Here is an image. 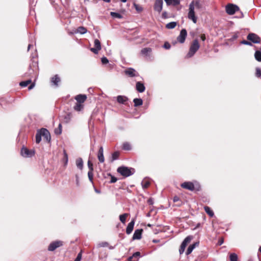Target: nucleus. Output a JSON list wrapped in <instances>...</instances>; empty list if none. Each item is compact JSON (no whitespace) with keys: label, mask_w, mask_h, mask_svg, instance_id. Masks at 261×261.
I'll list each match as a JSON object with an SVG mask.
<instances>
[{"label":"nucleus","mask_w":261,"mask_h":261,"mask_svg":"<svg viewBox=\"0 0 261 261\" xmlns=\"http://www.w3.org/2000/svg\"><path fill=\"white\" fill-rule=\"evenodd\" d=\"M82 255L81 253H80L78 254L76 259L74 260V261H80L81 259Z\"/></svg>","instance_id":"5fc2aeb1"},{"label":"nucleus","mask_w":261,"mask_h":261,"mask_svg":"<svg viewBox=\"0 0 261 261\" xmlns=\"http://www.w3.org/2000/svg\"><path fill=\"white\" fill-rule=\"evenodd\" d=\"M181 187L182 188L188 189L190 191H193L194 190V185L192 182H185L181 184Z\"/></svg>","instance_id":"ddd939ff"},{"label":"nucleus","mask_w":261,"mask_h":261,"mask_svg":"<svg viewBox=\"0 0 261 261\" xmlns=\"http://www.w3.org/2000/svg\"><path fill=\"white\" fill-rule=\"evenodd\" d=\"M247 38L254 43H259L260 42V39L258 35L254 33H249Z\"/></svg>","instance_id":"423d86ee"},{"label":"nucleus","mask_w":261,"mask_h":261,"mask_svg":"<svg viewBox=\"0 0 261 261\" xmlns=\"http://www.w3.org/2000/svg\"><path fill=\"white\" fill-rule=\"evenodd\" d=\"M198 244H199V243L198 242H196L194 244H193L192 245H190L188 248V249L186 251V254L187 255H189L191 253V252L193 251V249L196 247V246H198Z\"/></svg>","instance_id":"6ab92c4d"},{"label":"nucleus","mask_w":261,"mask_h":261,"mask_svg":"<svg viewBox=\"0 0 261 261\" xmlns=\"http://www.w3.org/2000/svg\"><path fill=\"white\" fill-rule=\"evenodd\" d=\"M255 75L257 77H259L261 76V70L259 68H256Z\"/></svg>","instance_id":"a18cd8bd"},{"label":"nucleus","mask_w":261,"mask_h":261,"mask_svg":"<svg viewBox=\"0 0 261 261\" xmlns=\"http://www.w3.org/2000/svg\"><path fill=\"white\" fill-rule=\"evenodd\" d=\"M34 86H35L34 84H31V85L29 87V88H28V89H29V90H31V89H33V87H34Z\"/></svg>","instance_id":"052dcab7"},{"label":"nucleus","mask_w":261,"mask_h":261,"mask_svg":"<svg viewBox=\"0 0 261 261\" xmlns=\"http://www.w3.org/2000/svg\"><path fill=\"white\" fill-rule=\"evenodd\" d=\"M241 44H245V45H252V43L251 42L246 41V40H243L241 42Z\"/></svg>","instance_id":"3c124183"},{"label":"nucleus","mask_w":261,"mask_h":261,"mask_svg":"<svg viewBox=\"0 0 261 261\" xmlns=\"http://www.w3.org/2000/svg\"><path fill=\"white\" fill-rule=\"evenodd\" d=\"M195 7L197 9L201 8V5L199 1H192L189 5V13L188 17L189 19L192 20V21L196 23L197 22V17L195 14Z\"/></svg>","instance_id":"f257e3e1"},{"label":"nucleus","mask_w":261,"mask_h":261,"mask_svg":"<svg viewBox=\"0 0 261 261\" xmlns=\"http://www.w3.org/2000/svg\"><path fill=\"white\" fill-rule=\"evenodd\" d=\"M87 96L85 95L80 94L75 97V99L77 101V103H83L86 99Z\"/></svg>","instance_id":"a211bd4d"},{"label":"nucleus","mask_w":261,"mask_h":261,"mask_svg":"<svg viewBox=\"0 0 261 261\" xmlns=\"http://www.w3.org/2000/svg\"><path fill=\"white\" fill-rule=\"evenodd\" d=\"M152 51L151 48L149 47L144 48L141 50V54L144 56H148V54L151 53Z\"/></svg>","instance_id":"b1692460"},{"label":"nucleus","mask_w":261,"mask_h":261,"mask_svg":"<svg viewBox=\"0 0 261 261\" xmlns=\"http://www.w3.org/2000/svg\"><path fill=\"white\" fill-rule=\"evenodd\" d=\"M128 214L125 213V214H123L119 216L120 221L123 224H124L125 223L126 219L127 217L128 216Z\"/></svg>","instance_id":"a878e982"},{"label":"nucleus","mask_w":261,"mask_h":261,"mask_svg":"<svg viewBox=\"0 0 261 261\" xmlns=\"http://www.w3.org/2000/svg\"><path fill=\"white\" fill-rule=\"evenodd\" d=\"M140 256V253L139 252H136L134 253L132 256H130L128 258V259L130 260L133 257H139Z\"/></svg>","instance_id":"c03bdc74"},{"label":"nucleus","mask_w":261,"mask_h":261,"mask_svg":"<svg viewBox=\"0 0 261 261\" xmlns=\"http://www.w3.org/2000/svg\"><path fill=\"white\" fill-rule=\"evenodd\" d=\"M110 14H111V16H112L113 18H122V16L118 13L111 12Z\"/></svg>","instance_id":"c9c22d12"},{"label":"nucleus","mask_w":261,"mask_h":261,"mask_svg":"<svg viewBox=\"0 0 261 261\" xmlns=\"http://www.w3.org/2000/svg\"><path fill=\"white\" fill-rule=\"evenodd\" d=\"M39 130L41 135V136L43 137L47 141H50V135L49 131L47 129L42 128Z\"/></svg>","instance_id":"9d476101"},{"label":"nucleus","mask_w":261,"mask_h":261,"mask_svg":"<svg viewBox=\"0 0 261 261\" xmlns=\"http://www.w3.org/2000/svg\"><path fill=\"white\" fill-rule=\"evenodd\" d=\"M171 1L174 5H177L180 3V0H171Z\"/></svg>","instance_id":"864d4df0"},{"label":"nucleus","mask_w":261,"mask_h":261,"mask_svg":"<svg viewBox=\"0 0 261 261\" xmlns=\"http://www.w3.org/2000/svg\"><path fill=\"white\" fill-rule=\"evenodd\" d=\"M166 15H167V12H164L163 13V17H164V18H166Z\"/></svg>","instance_id":"e2e57ef3"},{"label":"nucleus","mask_w":261,"mask_h":261,"mask_svg":"<svg viewBox=\"0 0 261 261\" xmlns=\"http://www.w3.org/2000/svg\"><path fill=\"white\" fill-rule=\"evenodd\" d=\"M32 46V45L31 44H29L28 45V50H29L30 49V48H31V47Z\"/></svg>","instance_id":"69168bd1"},{"label":"nucleus","mask_w":261,"mask_h":261,"mask_svg":"<svg viewBox=\"0 0 261 261\" xmlns=\"http://www.w3.org/2000/svg\"><path fill=\"white\" fill-rule=\"evenodd\" d=\"M64 160L65 161V165H66L68 163V155L67 153L66 152L65 150H64Z\"/></svg>","instance_id":"79ce46f5"},{"label":"nucleus","mask_w":261,"mask_h":261,"mask_svg":"<svg viewBox=\"0 0 261 261\" xmlns=\"http://www.w3.org/2000/svg\"><path fill=\"white\" fill-rule=\"evenodd\" d=\"M186 247V246L182 245V244H181L180 248H179V252L180 254H182L184 253V252L185 251Z\"/></svg>","instance_id":"37998d69"},{"label":"nucleus","mask_w":261,"mask_h":261,"mask_svg":"<svg viewBox=\"0 0 261 261\" xmlns=\"http://www.w3.org/2000/svg\"><path fill=\"white\" fill-rule=\"evenodd\" d=\"M124 73L126 75L131 77L139 76L138 72L132 68H127L124 71Z\"/></svg>","instance_id":"1a4fd4ad"},{"label":"nucleus","mask_w":261,"mask_h":261,"mask_svg":"<svg viewBox=\"0 0 261 261\" xmlns=\"http://www.w3.org/2000/svg\"><path fill=\"white\" fill-rule=\"evenodd\" d=\"M176 25V22H171L166 24V28L169 29H174Z\"/></svg>","instance_id":"7c9ffc66"},{"label":"nucleus","mask_w":261,"mask_h":261,"mask_svg":"<svg viewBox=\"0 0 261 261\" xmlns=\"http://www.w3.org/2000/svg\"><path fill=\"white\" fill-rule=\"evenodd\" d=\"M119 151H115L114 153L112 154V161H115L118 159V157L119 156Z\"/></svg>","instance_id":"f704fd0d"},{"label":"nucleus","mask_w":261,"mask_h":261,"mask_svg":"<svg viewBox=\"0 0 261 261\" xmlns=\"http://www.w3.org/2000/svg\"><path fill=\"white\" fill-rule=\"evenodd\" d=\"M31 83V80H27L26 81H23V82H20L19 85L21 87H27Z\"/></svg>","instance_id":"58836bf2"},{"label":"nucleus","mask_w":261,"mask_h":261,"mask_svg":"<svg viewBox=\"0 0 261 261\" xmlns=\"http://www.w3.org/2000/svg\"><path fill=\"white\" fill-rule=\"evenodd\" d=\"M200 38H201V39L202 40V41H204L206 39L205 38V36L204 34H202L200 36Z\"/></svg>","instance_id":"13d9d810"},{"label":"nucleus","mask_w":261,"mask_h":261,"mask_svg":"<svg viewBox=\"0 0 261 261\" xmlns=\"http://www.w3.org/2000/svg\"><path fill=\"white\" fill-rule=\"evenodd\" d=\"M142 187L144 188V189H145V188H147L148 187V186H149L150 185V182L149 181L146 180H143L142 181Z\"/></svg>","instance_id":"ea45409f"},{"label":"nucleus","mask_w":261,"mask_h":261,"mask_svg":"<svg viewBox=\"0 0 261 261\" xmlns=\"http://www.w3.org/2000/svg\"><path fill=\"white\" fill-rule=\"evenodd\" d=\"M41 135L39 132V130H38L36 134V143L37 144H39L40 141H41Z\"/></svg>","instance_id":"c85d7f7f"},{"label":"nucleus","mask_w":261,"mask_h":261,"mask_svg":"<svg viewBox=\"0 0 261 261\" xmlns=\"http://www.w3.org/2000/svg\"><path fill=\"white\" fill-rule=\"evenodd\" d=\"M229 258L230 261H238V255L234 253H231L229 256Z\"/></svg>","instance_id":"72a5a7b5"},{"label":"nucleus","mask_w":261,"mask_h":261,"mask_svg":"<svg viewBox=\"0 0 261 261\" xmlns=\"http://www.w3.org/2000/svg\"><path fill=\"white\" fill-rule=\"evenodd\" d=\"M75 177H76V185H77V186H79V177H78V176L77 175L75 176Z\"/></svg>","instance_id":"bf43d9fd"},{"label":"nucleus","mask_w":261,"mask_h":261,"mask_svg":"<svg viewBox=\"0 0 261 261\" xmlns=\"http://www.w3.org/2000/svg\"><path fill=\"white\" fill-rule=\"evenodd\" d=\"M187 35V32L186 29H183L181 30L179 35L177 37V40L180 43H183Z\"/></svg>","instance_id":"6e6552de"},{"label":"nucleus","mask_w":261,"mask_h":261,"mask_svg":"<svg viewBox=\"0 0 261 261\" xmlns=\"http://www.w3.org/2000/svg\"><path fill=\"white\" fill-rule=\"evenodd\" d=\"M101 61L103 64H106L109 62L108 59L105 57L101 58Z\"/></svg>","instance_id":"de8ad7c7"},{"label":"nucleus","mask_w":261,"mask_h":261,"mask_svg":"<svg viewBox=\"0 0 261 261\" xmlns=\"http://www.w3.org/2000/svg\"><path fill=\"white\" fill-rule=\"evenodd\" d=\"M71 118V116L70 113L66 114L64 117V121L67 123H69Z\"/></svg>","instance_id":"2f4dec72"},{"label":"nucleus","mask_w":261,"mask_h":261,"mask_svg":"<svg viewBox=\"0 0 261 261\" xmlns=\"http://www.w3.org/2000/svg\"><path fill=\"white\" fill-rule=\"evenodd\" d=\"M204 210L205 212L211 217H213L214 215L213 211L211 209V208L208 206H205Z\"/></svg>","instance_id":"bb28decb"},{"label":"nucleus","mask_w":261,"mask_h":261,"mask_svg":"<svg viewBox=\"0 0 261 261\" xmlns=\"http://www.w3.org/2000/svg\"><path fill=\"white\" fill-rule=\"evenodd\" d=\"M88 177H89V180L92 182L93 176L92 171H89L88 172Z\"/></svg>","instance_id":"49530a36"},{"label":"nucleus","mask_w":261,"mask_h":261,"mask_svg":"<svg viewBox=\"0 0 261 261\" xmlns=\"http://www.w3.org/2000/svg\"><path fill=\"white\" fill-rule=\"evenodd\" d=\"M88 166L90 171H92L93 170V164L90 161L88 162Z\"/></svg>","instance_id":"09e8293b"},{"label":"nucleus","mask_w":261,"mask_h":261,"mask_svg":"<svg viewBox=\"0 0 261 261\" xmlns=\"http://www.w3.org/2000/svg\"><path fill=\"white\" fill-rule=\"evenodd\" d=\"M117 172L123 176L128 177L134 174V169L131 168L122 166L117 169Z\"/></svg>","instance_id":"7ed1b4c3"},{"label":"nucleus","mask_w":261,"mask_h":261,"mask_svg":"<svg viewBox=\"0 0 261 261\" xmlns=\"http://www.w3.org/2000/svg\"><path fill=\"white\" fill-rule=\"evenodd\" d=\"M179 198L176 196H174L173 199V200L174 202H176L179 201Z\"/></svg>","instance_id":"6e6d98bb"},{"label":"nucleus","mask_w":261,"mask_h":261,"mask_svg":"<svg viewBox=\"0 0 261 261\" xmlns=\"http://www.w3.org/2000/svg\"><path fill=\"white\" fill-rule=\"evenodd\" d=\"M122 148L125 150H130L131 149V145L128 142H125L123 144Z\"/></svg>","instance_id":"c756f323"},{"label":"nucleus","mask_w":261,"mask_h":261,"mask_svg":"<svg viewBox=\"0 0 261 261\" xmlns=\"http://www.w3.org/2000/svg\"><path fill=\"white\" fill-rule=\"evenodd\" d=\"M193 237L191 236H189L187 237L183 242H182V244L187 246V244L192 240Z\"/></svg>","instance_id":"393cba45"},{"label":"nucleus","mask_w":261,"mask_h":261,"mask_svg":"<svg viewBox=\"0 0 261 261\" xmlns=\"http://www.w3.org/2000/svg\"><path fill=\"white\" fill-rule=\"evenodd\" d=\"M35 154V151L33 150H29L26 147H23L21 148V154L24 158H31Z\"/></svg>","instance_id":"39448f33"},{"label":"nucleus","mask_w":261,"mask_h":261,"mask_svg":"<svg viewBox=\"0 0 261 261\" xmlns=\"http://www.w3.org/2000/svg\"><path fill=\"white\" fill-rule=\"evenodd\" d=\"M76 165L77 167L80 170H82L83 168V161L82 158H79L76 160Z\"/></svg>","instance_id":"4be33fe9"},{"label":"nucleus","mask_w":261,"mask_h":261,"mask_svg":"<svg viewBox=\"0 0 261 261\" xmlns=\"http://www.w3.org/2000/svg\"><path fill=\"white\" fill-rule=\"evenodd\" d=\"M165 1L167 5H170L172 4L171 0H165Z\"/></svg>","instance_id":"4d7b16f0"},{"label":"nucleus","mask_w":261,"mask_h":261,"mask_svg":"<svg viewBox=\"0 0 261 261\" xmlns=\"http://www.w3.org/2000/svg\"><path fill=\"white\" fill-rule=\"evenodd\" d=\"M259 251L260 252H261V246H260V247H259Z\"/></svg>","instance_id":"774afa93"},{"label":"nucleus","mask_w":261,"mask_h":261,"mask_svg":"<svg viewBox=\"0 0 261 261\" xmlns=\"http://www.w3.org/2000/svg\"><path fill=\"white\" fill-rule=\"evenodd\" d=\"M63 245V242L61 241H56L51 242L48 247V250L50 251H54L57 248Z\"/></svg>","instance_id":"0eeeda50"},{"label":"nucleus","mask_w":261,"mask_h":261,"mask_svg":"<svg viewBox=\"0 0 261 261\" xmlns=\"http://www.w3.org/2000/svg\"><path fill=\"white\" fill-rule=\"evenodd\" d=\"M163 0H155L154 9L155 11L161 12L163 8Z\"/></svg>","instance_id":"f8f14e48"},{"label":"nucleus","mask_w":261,"mask_h":261,"mask_svg":"<svg viewBox=\"0 0 261 261\" xmlns=\"http://www.w3.org/2000/svg\"><path fill=\"white\" fill-rule=\"evenodd\" d=\"M136 90L140 93L143 92L145 90V87L141 82H137L136 86Z\"/></svg>","instance_id":"f3484780"},{"label":"nucleus","mask_w":261,"mask_h":261,"mask_svg":"<svg viewBox=\"0 0 261 261\" xmlns=\"http://www.w3.org/2000/svg\"><path fill=\"white\" fill-rule=\"evenodd\" d=\"M127 100L128 98L125 96L119 95L117 97V100L119 103L124 104Z\"/></svg>","instance_id":"aec40b11"},{"label":"nucleus","mask_w":261,"mask_h":261,"mask_svg":"<svg viewBox=\"0 0 261 261\" xmlns=\"http://www.w3.org/2000/svg\"><path fill=\"white\" fill-rule=\"evenodd\" d=\"M226 12L229 15H233L236 12L239 10V8L238 6L229 4L226 6Z\"/></svg>","instance_id":"20e7f679"},{"label":"nucleus","mask_w":261,"mask_h":261,"mask_svg":"<svg viewBox=\"0 0 261 261\" xmlns=\"http://www.w3.org/2000/svg\"><path fill=\"white\" fill-rule=\"evenodd\" d=\"M97 157H98L99 161L100 163L104 162L105 158H104V156H103V149L102 146H100L99 149Z\"/></svg>","instance_id":"4468645a"},{"label":"nucleus","mask_w":261,"mask_h":261,"mask_svg":"<svg viewBox=\"0 0 261 261\" xmlns=\"http://www.w3.org/2000/svg\"><path fill=\"white\" fill-rule=\"evenodd\" d=\"M51 83L56 86H58V83L60 82V78L58 75L56 74L51 78Z\"/></svg>","instance_id":"412c9836"},{"label":"nucleus","mask_w":261,"mask_h":261,"mask_svg":"<svg viewBox=\"0 0 261 261\" xmlns=\"http://www.w3.org/2000/svg\"><path fill=\"white\" fill-rule=\"evenodd\" d=\"M127 0H121L122 2L125 3L126 2Z\"/></svg>","instance_id":"338daca9"},{"label":"nucleus","mask_w":261,"mask_h":261,"mask_svg":"<svg viewBox=\"0 0 261 261\" xmlns=\"http://www.w3.org/2000/svg\"><path fill=\"white\" fill-rule=\"evenodd\" d=\"M143 230L142 229H136L134 233L133 234V240H139L142 237V232Z\"/></svg>","instance_id":"dca6fc26"},{"label":"nucleus","mask_w":261,"mask_h":261,"mask_svg":"<svg viewBox=\"0 0 261 261\" xmlns=\"http://www.w3.org/2000/svg\"><path fill=\"white\" fill-rule=\"evenodd\" d=\"M255 59L259 62L261 61V51L259 50H256L254 54Z\"/></svg>","instance_id":"cd10ccee"},{"label":"nucleus","mask_w":261,"mask_h":261,"mask_svg":"<svg viewBox=\"0 0 261 261\" xmlns=\"http://www.w3.org/2000/svg\"><path fill=\"white\" fill-rule=\"evenodd\" d=\"M199 47L200 45L198 40L197 39H195L190 47V49L187 57L188 58H191L193 56L196 52L199 49Z\"/></svg>","instance_id":"f03ea898"},{"label":"nucleus","mask_w":261,"mask_h":261,"mask_svg":"<svg viewBox=\"0 0 261 261\" xmlns=\"http://www.w3.org/2000/svg\"><path fill=\"white\" fill-rule=\"evenodd\" d=\"M135 220L133 219L130 222H129L128 224V225L126 229V233L127 234H129L132 232L133 228H134V225H135Z\"/></svg>","instance_id":"2eb2a0df"},{"label":"nucleus","mask_w":261,"mask_h":261,"mask_svg":"<svg viewBox=\"0 0 261 261\" xmlns=\"http://www.w3.org/2000/svg\"><path fill=\"white\" fill-rule=\"evenodd\" d=\"M111 179L110 180V183H115V182L117 181V178L116 177H115V176H113L112 175H111Z\"/></svg>","instance_id":"603ef678"},{"label":"nucleus","mask_w":261,"mask_h":261,"mask_svg":"<svg viewBox=\"0 0 261 261\" xmlns=\"http://www.w3.org/2000/svg\"><path fill=\"white\" fill-rule=\"evenodd\" d=\"M55 133L56 135H60L62 133V125L61 123L59 124L58 128L55 129Z\"/></svg>","instance_id":"4c0bfd02"},{"label":"nucleus","mask_w":261,"mask_h":261,"mask_svg":"<svg viewBox=\"0 0 261 261\" xmlns=\"http://www.w3.org/2000/svg\"><path fill=\"white\" fill-rule=\"evenodd\" d=\"M223 243V239H221L219 241V244L220 245H222Z\"/></svg>","instance_id":"680f3d73"},{"label":"nucleus","mask_w":261,"mask_h":261,"mask_svg":"<svg viewBox=\"0 0 261 261\" xmlns=\"http://www.w3.org/2000/svg\"><path fill=\"white\" fill-rule=\"evenodd\" d=\"M164 47L166 49H169L171 47V45L170 44V43H169L168 42H166L164 43Z\"/></svg>","instance_id":"8fccbe9b"},{"label":"nucleus","mask_w":261,"mask_h":261,"mask_svg":"<svg viewBox=\"0 0 261 261\" xmlns=\"http://www.w3.org/2000/svg\"><path fill=\"white\" fill-rule=\"evenodd\" d=\"M134 106L137 107L141 106L143 103V100L141 98H135L133 100Z\"/></svg>","instance_id":"5701e85b"},{"label":"nucleus","mask_w":261,"mask_h":261,"mask_svg":"<svg viewBox=\"0 0 261 261\" xmlns=\"http://www.w3.org/2000/svg\"><path fill=\"white\" fill-rule=\"evenodd\" d=\"M94 191L97 193H100V190H98V189H97L96 188H95Z\"/></svg>","instance_id":"0e129e2a"},{"label":"nucleus","mask_w":261,"mask_h":261,"mask_svg":"<svg viewBox=\"0 0 261 261\" xmlns=\"http://www.w3.org/2000/svg\"><path fill=\"white\" fill-rule=\"evenodd\" d=\"M77 31L81 34H84L87 32V29L83 27H80L77 28Z\"/></svg>","instance_id":"473e14b6"},{"label":"nucleus","mask_w":261,"mask_h":261,"mask_svg":"<svg viewBox=\"0 0 261 261\" xmlns=\"http://www.w3.org/2000/svg\"><path fill=\"white\" fill-rule=\"evenodd\" d=\"M94 48H91V50L95 54H97L99 50L101 49V44L99 40L95 39Z\"/></svg>","instance_id":"9b49d317"},{"label":"nucleus","mask_w":261,"mask_h":261,"mask_svg":"<svg viewBox=\"0 0 261 261\" xmlns=\"http://www.w3.org/2000/svg\"><path fill=\"white\" fill-rule=\"evenodd\" d=\"M83 108V106L80 103H77L74 107V109L76 111H80Z\"/></svg>","instance_id":"e433bc0d"},{"label":"nucleus","mask_w":261,"mask_h":261,"mask_svg":"<svg viewBox=\"0 0 261 261\" xmlns=\"http://www.w3.org/2000/svg\"><path fill=\"white\" fill-rule=\"evenodd\" d=\"M134 6L137 12H141V11H142L143 8L141 6L137 5L135 3L134 4Z\"/></svg>","instance_id":"a19ab883"}]
</instances>
